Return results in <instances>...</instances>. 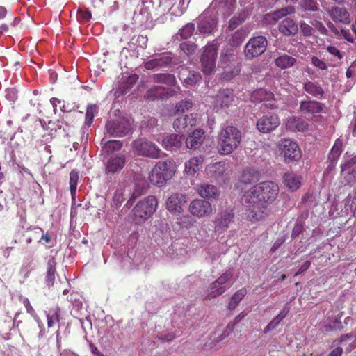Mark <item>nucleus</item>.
Instances as JSON below:
<instances>
[{"label":"nucleus","mask_w":356,"mask_h":356,"mask_svg":"<svg viewBox=\"0 0 356 356\" xmlns=\"http://www.w3.org/2000/svg\"><path fill=\"white\" fill-rule=\"evenodd\" d=\"M278 192L277 184L273 181L261 182L245 191L241 202L248 207L249 220L254 222L263 220L268 213V205L276 200Z\"/></svg>","instance_id":"f257e3e1"},{"label":"nucleus","mask_w":356,"mask_h":356,"mask_svg":"<svg viewBox=\"0 0 356 356\" xmlns=\"http://www.w3.org/2000/svg\"><path fill=\"white\" fill-rule=\"evenodd\" d=\"M241 141L240 130L234 126L222 128L218 136V149L220 154H231L239 145Z\"/></svg>","instance_id":"f03ea898"},{"label":"nucleus","mask_w":356,"mask_h":356,"mask_svg":"<svg viewBox=\"0 0 356 356\" xmlns=\"http://www.w3.org/2000/svg\"><path fill=\"white\" fill-rule=\"evenodd\" d=\"M175 171L176 166L173 160L160 161L152 168L149 179L152 184L162 186L173 177Z\"/></svg>","instance_id":"7ed1b4c3"},{"label":"nucleus","mask_w":356,"mask_h":356,"mask_svg":"<svg viewBox=\"0 0 356 356\" xmlns=\"http://www.w3.org/2000/svg\"><path fill=\"white\" fill-rule=\"evenodd\" d=\"M157 200L154 196H148L138 202L133 209V214L137 222L149 218L156 211Z\"/></svg>","instance_id":"20e7f679"},{"label":"nucleus","mask_w":356,"mask_h":356,"mask_svg":"<svg viewBox=\"0 0 356 356\" xmlns=\"http://www.w3.org/2000/svg\"><path fill=\"white\" fill-rule=\"evenodd\" d=\"M232 276L233 273L231 270H227L221 275L210 285L204 299L211 300L224 293L232 284Z\"/></svg>","instance_id":"39448f33"},{"label":"nucleus","mask_w":356,"mask_h":356,"mask_svg":"<svg viewBox=\"0 0 356 356\" xmlns=\"http://www.w3.org/2000/svg\"><path fill=\"white\" fill-rule=\"evenodd\" d=\"M218 44L216 42L207 44L203 49L200 58L202 70L204 74H210L216 66Z\"/></svg>","instance_id":"423d86ee"},{"label":"nucleus","mask_w":356,"mask_h":356,"mask_svg":"<svg viewBox=\"0 0 356 356\" xmlns=\"http://www.w3.org/2000/svg\"><path fill=\"white\" fill-rule=\"evenodd\" d=\"M133 149L136 154L151 159H158L161 157L162 154L161 150L157 145L151 141L144 139L134 141Z\"/></svg>","instance_id":"0eeeda50"},{"label":"nucleus","mask_w":356,"mask_h":356,"mask_svg":"<svg viewBox=\"0 0 356 356\" xmlns=\"http://www.w3.org/2000/svg\"><path fill=\"white\" fill-rule=\"evenodd\" d=\"M131 129L129 121L125 118L109 120L105 126L106 134L112 137H123Z\"/></svg>","instance_id":"6e6552de"},{"label":"nucleus","mask_w":356,"mask_h":356,"mask_svg":"<svg viewBox=\"0 0 356 356\" xmlns=\"http://www.w3.org/2000/svg\"><path fill=\"white\" fill-rule=\"evenodd\" d=\"M207 174L213 177L218 182H225L232 174V170L228 163L220 161L209 165L206 168Z\"/></svg>","instance_id":"1a4fd4ad"},{"label":"nucleus","mask_w":356,"mask_h":356,"mask_svg":"<svg viewBox=\"0 0 356 356\" xmlns=\"http://www.w3.org/2000/svg\"><path fill=\"white\" fill-rule=\"evenodd\" d=\"M268 44L266 37L259 35L249 40L245 47V55L247 58H252L262 54Z\"/></svg>","instance_id":"9d476101"},{"label":"nucleus","mask_w":356,"mask_h":356,"mask_svg":"<svg viewBox=\"0 0 356 356\" xmlns=\"http://www.w3.org/2000/svg\"><path fill=\"white\" fill-rule=\"evenodd\" d=\"M279 148L286 161H298L301 158V150L298 144L290 139H282L279 143Z\"/></svg>","instance_id":"9b49d317"},{"label":"nucleus","mask_w":356,"mask_h":356,"mask_svg":"<svg viewBox=\"0 0 356 356\" xmlns=\"http://www.w3.org/2000/svg\"><path fill=\"white\" fill-rule=\"evenodd\" d=\"M184 138L183 136L175 134H159L154 136V140L160 143L165 149L168 151L179 148L182 145Z\"/></svg>","instance_id":"f8f14e48"},{"label":"nucleus","mask_w":356,"mask_h":356,"mask_svg":"<svg viewBox=\"0 0 356 356\" xmlns=\"http://www.w3.org/2000/svg\"><path fill=\"white\" fill-rule=\"evenodd\" d=\"M236 101L237 99H236L232 90L224 89L220 90L216 95L213 102V106L217 111L225 109L236 105Z\"/></svg>","instance_id":"ddd939ff"},{"label":"nucleus","mask_w":356,"mask_h":356,"mask_svg":"<svg viewBox=\"0 0 356 356\" xmlns=\"http://www.w3.org/2000/svg\"><path fill=\"white\" fill-rule=\"evenodd\" d=\"M189 211L193 216L203 218L212 213V207L208 201L196 199L190 203Z\"/></svg>","instance_id":"4468645a"},{"label":"nucleus","mask_w":356,"mask_h":356,"mask_svg":"<svg viewBox=\"0 0 356 356\" xmlns=\"http://www.w3.org/2000/svg\"><path fill=\"white\" fill-rule=\"evenodd\" d=\"M197 120V114L186 115L176 119L174 121L173 127L177 132L187 133L196 125Z\"/></svg>","instance_id":"2eb2a0df"},{"label":"nucleus","mask_w":356,"mask_h":356,"mask_svg":"<svg viewBox=\"0 0 356 356\" xmlns=\"http://www.w3.org/2000/svg\"><path fill=\"white\" fill-rule=\"evenodd\" d=\"M279 118L275 114L264 115L258 120L257 127L260 132L269 133L275 130L280 124Z\"/></svg>","instance_id":"dca6fc26"},{"label":"nucleus","mask_w":356,"mask_h":356,"mask_svg":"<svg viewBox=\"0 0 356 356\" xmlns=\"http://www.w3.org/2000/svg\"><path fill=\"white\" fill-rule=\"evenodd\" d=\"M172 58L168 54L156 55L152 59L145 62L144 67L148 70H155L168 67Z\"/></svg>","instance_id":"f3484780"},{"label":"nucleus","mask_w":356,"mask_h":356,"mask_svg":"<svg viewBox=\"0 0 356 356\" xmlns=\"http://www.w3.org/2000/svg\"><path fill=\"white\" fill-rule=\"evenodd\" d=\"M186 202L185 195L181 193H172L166 200L167 209L172 213H179L182 210V205Z\"/></svg>","instance_id":"a211bd4d"},{"label":"nucleus","mask_w":356,"mask_h":356,"mask_svg":"<svg viewBox=\"0 0 356 356\" xmlns=\"http://www.w3.org/2000/svg\"><path fill=\"white\" fill-rule=\"evenodd\" d=\"M273 96L271 92L260 88L252 92L251 101L253 102H268L264 104L265 107L273 109L275 108V104L272 101Z\"/></svg>","instance_id":"6ab92c4d"},{"label":"nucleus","mask_w":356,"mask_h":356,"mask_svg":"<svg viewBox=\"0 0 356 356\" xmlns=\"http://www.w3.org/2000/svg\"><path fill=\"white\" fill-rule=\"evenodd\" d=\"M125 156L123 154L111 156L106 163V173L115 174L121 171L125 165Z\"/></svg>","instance_id":"aec40b11"},{"label":"nucleus","mask_w":356,"mask_h":356,"mask_svg":"<svg viewBox=\"0 0 356 356\" xmlns=\"http://www.w3.org/2000/svg\"><path fill=\"white\" fill-rule=\"evenodd\" d=\"M217 20L215 17L207 16L205 14L200 17L197 29L200 33L210 34L216 28Z\"/></svg>","instance_id":"412c9836"},{"label":"nucleus","mask_w":356,"mask_h":356,"mask_svg":"<svg viewBox=\"0 0 356 356\" xmlns=\"http://www.w3.org/2000/svg\"><path fill=\"white\" fill-rule=\"evenodd\" d=\"M234 216V213L232 210H225L221 212L215 222L216 230L219 232L225 231L232 221Z\"/></svg>","instance_id":"4be33fe9"},{"label":"nucleus","mask_w":356,"mask_h":356,"mask_svg":"<svg viewBox=\"0 0 356 356\" xmlns=\"http://www.w3.org/2000/svg\"><path fill=\"white\" fill-rule=\"evenodd\" d=\"M285 127L291 131H305L309 129V124L300 118L291 117L286 120Z\"/></svg>","instance_id":"5701e85b"},{"label":"nucleus","mask_w":356,"mask_h":356,"mask_svg":"<svg viewBox=\"0 0 356 356\" xmlns=\"http://www.w3.org/2000/svg\"><path fill=\"white\" fill-rule=\"evenodd\" d=\"M279 31L285 36L294 35L298 31V24L293 19L286 18L279 24Z\"/></svg>","instance_id":"b1692460"},{"label":"nucleus","mask_w":356,"mask_h":356,"mask_svg":"<svg viewBox=\"0 0 356 356\" xmlns=\"http://www.w3.org/2000/svg\"><path fill=\"white\" fill-rule=\"evenodd\" d=\"M196 191L202 197L207 199L216 198L219 196V191L216 186L209 184H202L197 186Z\"/></svg>","instance_id":"393cba45"},{"label":"nucleus","mask_w":356,"mask_h":356,"mask_svg":"<svg viewBox=\"0 0 356 356\" xmlns=\"http://www.w3.org/2000/svg\"><path fill=\"white\" fill-rule=\"evenodd\" d=\"M330 15L332 19L336 22L343 24H349L350 22V14L344 8L339 6L332 7L330 10Z\"/></svg>","instance_id":"a878e982"},{"label":"nucleus","mask_w":356,"mask_h":356,"mask_svg":"<svg viewBox=\"0 0 356 356\" xmlns=\"http://www.w3.org/2000/svg\"><path fill=\"white\" fill-rule=\"evenodd\" d=\"M290 310V307L286 304L284 306L282 310L275 316L274 317L266 326L264 330V333L270 332L274 330H275L277 326L280 324V323L283 321L284 318H286L287 314H289Z\"/></svg>","instance_id":"bb28decb"},{"label":"nucleus","mask_w":356,"mask_h":356,"mask_svg":"<svg viewBox=\"0 0 356 356\" xmlns=\"http://www.w3.org/2000/svg\"><path fill=\"white\" fill-rule=\"evenodd\" d=\"M300 110L305 114H316L321 113L323 107L322 104L316 101H302L300 104Z\"/></svg>","instance_id":"cd10ccee"},{"label":"nucleus","mask_w":356,"mask_h":356,"mask_svg":"<svg viewBox=\"0 0 356 356\" xmlns=\"http://www.w3.org/2000/svg\"><path fill=\"white\" fill-rule=\"evenodd\" d=\"M304 90L307 93L317 99H321L325 93L318 82L311 81H307L304 83Z\"/></svg>","instance_id":"c85d7f7f"},{"label":"nucleus","mask_w":356,"mask_h":356,"mask_svg":"<svg viewBox=\"0 0 356 356\" xmlns=\"http://www.w3.org/2000/svg\"><path fill=\"white\" fill-rule=\"evenodd\" d=\"M293 12L294 8L293 7L282 8L273 13L266 14L264 17V19L268 24H274L282 17L287 15L288 14L293 13Z\"/></svg>","instance_id":"c756f323"},{"label":"nucleus","mask_w":356,"mask_h":356,"mask_svg":"<svg viewBox=\"0 0 356 356\" xmlns=\"http://www.w3.org/2000/svg\"><path fill=\"white\" fill-rule=\"evenodd\" d=\"M203 160L202 156L191 159L185 163V172L188 175L194 176L200 170Z\"/></svg>","instance_id":"7c9ffc66"},{"label":"nucleus","mask_w":356,"mask_h":356,"mask_svg":"<svg viewBox=\"0 0 356 356\" xmlns=\"http://www.w3.org/2000/svg\"><path fill=\"white\" fill-rule=\"evenodd\" d=\"M204 131L200 129H196L193 134L186 139V145L191 149H196L202 143V136Z\"/></svg>","instance_id":"2f4dec72"},{"label":"nucleus","mask_w":356,"mask_h":356,"mask_svg":"<svg viewBox=\"0 0 356 356\" xmlns=\"http://www.w3.org/2000/svg\"><path fill=\"white\" fill-rule=\"evenodd\" d=\"M283 179L284 186L291 191H296L300 186V177L293 172L285 173Z\"/></svg>","instance_id":"473e14b6"},{"label":"nucleus","mask_w":356,"mask_h":356,"mask_svg":"<svg viewBox=\"0 0 356 356\" xmlns=\"http://www.w3.org/2000/svg\"><path fill=\"white\" fill-rule=\"evenodd\" d=\"M297 62V60L289 55L282 54L275 60V65L282 69H287L293 67Z\"/></svg>","instance_id":"72a5a7b5"},{"label":"nucleus","mask_w":356,"mask_h":356,"mask_svg":"<svg viewBox=\"0 0 356 356\" xmlns=\"http://www.w3.org/2000/svg\"><path fill=\"white\" fill-rule=\"evenodd\" d=\"M259 179V172L254 168H245L241 177V181L244 184H251Z\"/></svg>","instance_id":"f704fd0d"},{"label":"nucleus","mask_w":356,"mask_h":356,"mask_svg":"<svg viewBox=\"0 0 356 356\" xmlns=\"http://www.w3.org/2000/svg\"><path fill=\"white\" fill-rule=\"evenodd\" d=\"M218 2V10L225 17H229L234 10L236 0H216Z\"/></svg>","instance_id":"c9c22d12"},{"label":"nucleus","mask_w":356,"mask_h":356,"mask_svg":"<svg viewBox=\"0 0 356 356\" xmlns=\"http://www.w3.org/2000/svg\"><path fill=\"white\" fill-rule=\"evenodd\" d=\"M47 318L48 327H52L56 323L58 324L61 319L60 309L58 307H56L50 309L47 314Z\"/></svg>","instance_id":"e433bc0d"},{"label":"nucleus","mask_w":356,"mask_h":356,"mask_svg":"<svg viewBox=\"0 0 356 356\" xmlns=\"http://www.w3.org/2000/svg\"><path fill=\"white\" fill-rule=\"evenodd\" d=\"M195 24L188 23L179 29L176 35V38L178 40H186L189 38L195 31Z\"/></svg>","instance_id":"4c0bfd02"},{"label":"nucleus","mask_w":356,"mask_h":356,"mask_svg":"<svg viewBox=\"0 0 356 356\" xmlns=\"http://www.w3.org/2000/svg\"><path fill=\"white\" fill-rule=\"evenodd\" d=\"M165 89L162 86H153L145 94V99L154 100L157 98H163L165 96Z\"/></svg>","instance_id":"58836bf2"},{"label":"nucleus","mask_w":356,"mask_h":356,"mask_svg":"<svg viewBox=\"0 0 356 356\" xmlns=\"http://www.w3.org/2000/svg\"><path fill=\"white\" fill-rule=\"evenodd\" d=\"M154 82L165 83L172 86L175 83L176 80L174 75L170 74H155L152 77Z\"/></svg>","instance_id":"ea45409f"},{"label":"nucleus","mask_w":356,"mask_h":356,"mask_svg":"<svg viewBox=\"0 0 356 356\" xmlns=\"http://www.w3.org/2000/svg\"><path fill=\"white\" fill-rule=\"evenodd\" d=\"M246 294V290L245 289H241L237 291L231 298L230 301L228 304V309L229 310H234L239 302L242 300L244 296Z\"/></svg>","instance_id":"a19ab883"},{"label":"nucleus","mask_w":356,"mask_h":356,"mask_svg":"<svg viewBox=\"0 0 356 356\" xmlns=\"http://www.w3.org/2000/svg\"><path fill=\"white\" fill-rule=\"evenodd\" d=\"M79 180V172L73 170L70 173V189L72 200H75L76 187Z\"/></svg>","instance_id":"79ce46f5"},{"label":"nucleus","mask_w":356,"mask_h":356,"mask_svg":"<svg viewBox=\"0 0 356 356\" xmlns=\"http://www.w3.org/2000/svg\"><path fill=\"white\" fill-rule=\"evenodd\" d=\"M341 170L343 172H346L348 174L356 175V155L346 160L341 165Z\"/></svg>","instance_id":"37998d69"},{"label":"nucleus","mask_w":356,"mask_h":356,"mask_svg":"<svg viewBox=\"0 0 356 356\" xmlns=\"http://www.w3.org/2000/svg\"><path fill=\"white\" fill-rule=\"evenodd\" d=\"M122 143L117 140H111L106 141L104 144V149L107 154L113 153V152L118 151L122 147Z\"/></svg>","instance_id":"c03bdc74"},{"label":"nucleus","mask_w":356,"mask_h":356,"mask_svg":"<svg viewBox=\"0 0 356 356\" xmlns=\"http://www.w3.org/2000/svg\"><path fill=\"white\" fill-rule=\"evenodd\" d=\"M247 36V33L244 29L236 31L232 36L230 43L232 46L240 45Z\"/></svg>","instance_id":"a18cd8bd"},{"label":"nucleus","mask_w":356,"mask_h":356,"mask_svg":"<svg viewBox=\"0 0 356 356\" xmlns=\"http://www.w3.org/2000/svg\"><path fill=\"white\" fill-rule=\"evenodd\" d=\"M248 14L246 11L243 10L239 14V16L237 17L234 16L232 17L228 26L229 30L232 31L236 29L240 24L243 23L245 19L247 18Z\"/></svg>","instance_id":"49530a36"},{"label":"nucleus","mask_w":356,"mask_h":356,"mask_svg":"<svg viewBox=\"0 0 356 356\" xmlns=\"http://www.w3.org/2000/svg\"><path fill=\"white\" fill-rule=\"evenodd\" d=\"M234 53L232 49H224L222 50L220 61L222 65V67L228 65V63L231 61V60L234 59Z\"/></svg>","instance_id":"de8ad7c7"},{"label":"nucleus","mask_w":356,"mask_h":356,"mask_svg":"<svg viewBox=\"0 0 356 356\" xmlns=\"http://www.w3.org/2000/svg\"><path fill=\"white\" fill-rule=\"evenodd\" d=\"M97 106L95 104L90 105L87 107L86 113V124L88 127L91 124L95 114L97 112Z\"/></svg>","instance_id":"09e8293b"},{"label":"nucleus","mask_w":356,"mask_h":356,"mask_svg":"<svg viewBox=\"0 0 356 356\" xmlns=\"http://www.w3.org/2000/svg\"><path fill=\"white\" fill-rule=\"evenodd\" d=\"M300 6L306 11L314 12L318 8V3L314 0H302Z\"/></svg>","instance_id":"8fccbe9b"},{"label":"nucleus","mask_w":356,"mask_h":356,"mask_svg":"<svg viewBox=\"0 0 356 356\" xmlns=\"http://www.w3.org/2000/svg\"><path fill=\"white\" fill-rule=\"evenodd\" d=\"M201 78L200 73L195 72H190L189 76L184 79V83L186 86H192L200 81Z\"/></svg>","instance_id":"3c124183"},{"label":"nucleus","mask_w":356,"mask_h":356,"mask_svg":"<svg viewBox=\"0 0 356 356\" xmlns=\"http://www.w3.org/2000/svg\"><path fill=\"white\" fill-rule=\"evenodd\" d=\"M341 146H342V143L340 141V140H339V139L337 140L334 146L332 147V148L330 151L329 158L337 159L342 152Z\"/></svg>","instance_id":"603ef678"},{"label":"nucleus","mask_w":356,"mask_h":356,"mask_svg":"<svg viewBox=\"0 0 356 356\" xmlns=\"http://www.w3.org/2000/svg\"><path fill=\"white\" fill-rule=\"evenodd\" d=\"M38 241L40 243H42V244H43V245H46L47 248H50L54 245L52 238L49 234L48 232H46L45 234H44V232H43L41 236L40 237V239Z\"/></svg>","instance_id":"864d4df0"},{"label":"nucleus","mask_w":356,"mask_h":356,"mask_svg":"<svg viewBox=\"0 0 356 356\" xmlns=\"http://www.w3.org/2000/svg\"><path fill=\"white\" fill-rule=\"evenodd\" d=\"M91 17V13L89 11L81 9H79L77 11L76 17L79 22H87L90 19Z\"/></svg>","instance_id":"5fc2aeb1"},{"label":"nucleus","mask_w":356,"mask_h":356,"mask_svg":"<svg viewBox=\"0 0 356 356\" xmlns=\"http://www.w3.org/2000/svg\"><path fill=\"white\" fill-rule=\"evenodd\" d=\"M192 106V103L189 100H184L180 102L177 106L176 113H184Z\"/></svg>","instance_id":"6e6d98bb"},{"label":"nucleus","mask_w":356,"mask_h":356,"mask_svg":"<svg viewBox=\"0 0 356 356\" xmlns=\"http://www.w3.org/2000/svg\"><path fill=\"white\" fill-rule=\"evenodd\" d=\"M300 31L304 36H310L314 31V29L305 22H301L300 25Z\"/></svg>","instance_id":"4d7b16f0"},{"label":"nucleus","mask_w":356,"mask_h":356,"mask_svg":"<svg viewBox=\"0 0 356 356\" xmlns=\"http://www.w3.org/2000/svg\"><path fill=\"white\" fill-rule=\"evenodd\" d=\"M5 97L10 102H14L17 99V90L15 88H8L5 91Z\"/></svg>","instance_id":"13d9d810"},{"label":"nucleus","mask_w":356,"mask_h":356,"mask_svg":"<svg viewBox=\"0 0 356 356\" xmlns=\"http://www.w3.org/2000/svg\"><path fill=\"white\" fill-rule=\"evenodd\" d=\"M180 48L186 54H190L195 51L196 47L193 43L183 42L181 44Z\"/></svg>","instance_id":"bf43d9fd"},{"label":"nucleus","mask_w":356,"mask_h":356,"mask_svg":"<svg viewBox=\"0 0 356 356\" xmlns=\"http://www.w3.org/2000/svg\"><path fill=\"white\" fill-rule=\"evenodd\" d=\"M312 63L313 65L320 70H325L327 68L326 63L316 56H313L312 58Z\"/></svg>","instance_id":"052dcab7"},{"label":"nucleus","mask_w":356,"mask_h":356,"mask_svg":"<svg viewBox=\"0 0 356 356\" xmlns=\"http://www.w3.org/2000/svg\"><path fill=\"white\" fill-rule=\"evenodd\" d=\"M22 303L24 305V307L26 309V312L29 314H30L32 316L35 317L36 316L35 312L34 309L33 308V307L31 305V303H30L29 299L27 298H24L22 299Z\"/></svg>","instance_id":"680f3d73"},{"label":"nucleus","mask_w":356,"mask_h":356,"mask_svg":"<svg viewBox=\"0 0 356 356\" xmlns=\"http://www.w3.org/2000/svg\"><path fill=\"white\" fill-rule=\"evenodd\" d=\"M56 270H47L46 275V283L47 285L50 287L53 286L55 280Z\"/></svg>","instance_id":"e2e57ef3"},{"label":"nucleus","mask_w":356,"mask_h":356,"mask_svg":"<svg viewBox=\"0 0 356 356\" xmlns=\"http://www.w3.org/2000/svg\"><path fill=\"white\" fill-rule=\"evenodd\" d=\"M303 229V225L300 222H297L292 231L291 236L295 238L298 236Z\"/></svg>","instance_id":"0e129e2a"},{"label":"nucleus","mask_w":356,"mask_h":356,"mask_svg":"<svg viewBox=\"0 0 356 356\" xmlns=\"http://www.w3.org/2000/svg\"><path fill=\"white\" fill-rule=\"evenodd\" d=\"M180 224L186 228H189L193 225V219L189 216H183L181 218Z\"/></svg>","instance_id":"69168bd1"},{"label":"nucleus","mask_w":356,"mask_h":356,"mask_svg":"<svg viewBox=\"0 0 356 356\" xmlns=\"http://www.w3.org/2000/svg\"><path fill=\"white\" fill-rule=\"evenodd\" d=\"M29 232H30L29 235L33 236L34 239H38V238L40 239V237L41 236V235L43 232V230L41 228L35 227L32 229H30Z\"/></svg>","instance_id":"338daca9"},{"label":"nucleus","mask_w":356,"mask_h":356,"mask_svg":"<svg viewBox=\"0 0 356 356\" xmlns=\"http://www.w3.org/2000/svg\"><path fill=\"white\" fill-rule=\"evenodd\" d=\"M327 51L330 54H332L334 56H337L339 58H342L341 54L339 50L337 47H335L328 46L327 47Z\"/></svg>","instance_id":"774afa93"}]
</instances>
